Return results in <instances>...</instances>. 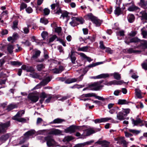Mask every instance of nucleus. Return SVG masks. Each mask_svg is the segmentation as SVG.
Returning a JSON list of instances; mask_svg holds the SVG:
<instances>
[{
	"mask_svg": "<svg viewBox=\"0 0 147 147\" xmlns=\"http://www.w3.org/2000/svg\"><path fill=\"white\" fill-rule=\"evenodd\" d=\"M104 81L102 80L100 81L96 82L89 86V87L92 90H98L101 89L103 86L101 85Z\"/></svg>",
	"mask_w": 147,
	"mask_h": 147,
	"instance_id": "nucleus-1",
	"label": "nucleus"
},
{
	"mask_svg": "<svg viewBox=\"0 0 147 147\" xmlns=\"http://www.w3.org/2000/svg\"><path fill=\"white\" fill-rule=\"evenodd\" d=\"M10 125V121H8L5 123H0V134L6 133L7 130Z\"/></svg>",
	"mask_w": 147,
	"mask_h": 147,
	"instance_id": "nucleus-2",
	"label": "nucleus"
},
{
	"mask_svg": "<svg viewBox=\"0 0 147 147\" xmlns=\"http://www.w3.org/2000/svg\"><path fill=\"white\" fill-rule=\"evenodd\" d=\"M47 97L48 98L46 100L45 102L47 103H48L52 98V95L51 94H47L44 92H42L40 96V103L42 104L45 98Z\"/></svg>",
	"mask_w": 147,
	"mask_h": 147,
	"instance_id": "nucleus-3",
	"label": "nucleus"
},
{
	"mask_svg": "<svg viewBox=\"0 0 147 147\" xmlns=\"http://www.w3.org/2000/svg\"><path fill=\"white\" fill-rule=\"evenodd\" d=\"M81 128V126L72 125L65 129V131L66 133H74L78 130H80Z\"/></svg>",
	"mask_w": 147,
	"mask_h": 147,
	"instance_id": "nucleus-4",
	"label": "nucleus"
},
{
	"mask_svg": "<svg viewBox=\"0 0 147 147\" xmlns=\"http://www.w3.org/2000/svg\"><path fill=\"white\" fill-rule=\"evenodd\" d=\"M86 16L96 26H100V20L94 16L92 13H88Z\"/></svg>",
	"mask_w": 147,
	"mask_h": 147,
	"instance_id": "nucleus-5",
	"label": "nucleus"
},
{
	"mask_svg": "<svg viewBox=\"0 0 147 147\" xmlns=\"http://www.w3.org/2000/svg\"><path fill=\"white\" fill-rule=\"evenodd\" d=\"M44 139L47 142V145L48 146H52L53 145L55 141L53 136H48L45 137Z\"/></svg>",
	"mask_w": 147,
	"mask_h": 147,
	"instance_id": "nucleus-6",
	"label": "nucleus"
},
{
	"mask_svg": "<svg viewBox=\"0 0 147 147\" xmlns=\"http://www.w3.org/2000/svg\"><path fill=\"white\" fill-rule=\"evenodd\" d=\"M83 76V75H82L78 78H68L66 80L65 82L66 84H70L75 82H80L82 80Z\"/></svg>",
	"mask_w": 147,
	"mask_h": 147,
	"instance_id": "nucleus-7",
	"label": "nucleus"
},
{
	"mask_svg": "<svg viewBox=\"0 0 147 147\" xmlns=\"http://www.w3.org/2000/svg\"><path fill=\"white\" fill-rule=\"evenodd\" d=\"M140 45L137 46L135 48H137L140 49L142 50H143L147 48V41L145 40H140Z\"/></svg>",
	"mask_w": 147,
	"mask_h": 147,
	"instance_id": "nucleus-8",
	"label": "nucleus"
},
{
	"mask_svg": "<svg viewBox=\"0 0 147 147\" xmlns=\"http://www.w3.org/2000/svg\"><path fill=\"white\" fill-rule=\"evenodd\" d=\"M82 96L83 97H88L94 96L96 98L98 99V100H101L102 101H104L107 99L103 98V97L97 96L95 93H89L87 94H84L82 95Z\"/></svg>",
	"mask_w": 147,
	"mask_h": 147,
	"instance_id": "nucleus-9",
	"label": "nucleus"
},
{
	"mask_svg": "<svg viewBox=\"0 0 147 147\" xmlns=\"http://www.w3.org/2000/svg\"><path fill=\"white\" fill-rule=\"evenodd\" d=\"M28 98L33 102L35 103L38 100L39 96L34 94L30 93L28 94Z\"/></svg>",
	"mask_w": 147,
	"mask_h": 147,
	"instance_id": "nucleus-10",
	"label": "nucleus"
},
{
	"mask_svg": "<svg viewBox=\"0 0 147 147\" xmlns=\"http://www.w3.org/2000/svg\"><path fill=\"white\" fill-rule=\"evenodd\" d=\"M44 131L46 132L48 134L57 135L61 133V131L57 129H51L50 130H44Z\"/></svg>",
	"mask_w": 147,
	"mask_h": 147,
	"instance_id": "nucleus-11",
	"label": "nucleus"
},
{
	"mask_svg": "<svg viewBox=\"0 0 147 147\" xmlns=\"http://www.w3.org/2000/svg\"><path fill=\"white\" fill-rule=\"evenodd\" d=\"M12 119L21 122H26V119L21 117L17 114L13 117H12Z\"/></svg>",
	"mask_w": 147,
	"mask_h": 147,
	"instance_id": "nucleus-12",
	"label": "nucleus"
},
{
	"mask_svg": "<svg viewBox=\"0 0 147 147\" xmlns=\"http://www.w3.org/2000/svg\"><path fill=\"white\" fill-rule=\"evenodd\" d=\"M55 13L58 14L61 13L62 15L61 16V18L62 17L63 19H64L65 18H67L69 17L68 15L69 13L66 11H65L63 12H62L61 10H58L57 11L55 12Z\"/></svg>",
	"mask_w": 147,
	"mask_h": 147,
	"instance_id": "nucleus-13",
	"label": "nucleus"
},
{
	"mask_svg": "<svg viewBox=\"0 0 147 147\" xmlns=\"http://www.w3.org/2000/svg\"><path fill=\"white\" fill-rule=\"evenodd\" d=\"M138 4L142 8L144 9H147V0H140Z\"/></svg>",
	"mask_w": 147,
	"mask_h": 147,
	"instance_id": "nucleus-14",
	"label": "nucleus"
},
{
	"mask_svg": "<svg viewBox=\"0 0 147 147\" xmlns=\"http://www.w3.org/2000/svg\"><path fill=\"white\" fill-rule=\"evenodd\" d=\"M41 52L38 50H35L34 51L33 55L31 58V60H32L35 59L40 56Z\"/></svg>",
	"mask_w": 147,
	"mask_h": 147,
	"instance_id": "nucleus-15",
	"label": "nucleus"
},
{
	"mask_svg": "<svg viewBox=\"0 0 147 147\" xmlns=\"http://www.w3.org/2000/svg\"><path fill=\"white\" fill-rule=\"evenodd\" d=\"M112 119V118L111 117H107L102 118L100 119H96L94 120V122L95 123H100L101 122H107L109 120Z\"/></svg>",
	"mask_w": 147,
	"mask_h": 147,
	"instance_id": "nucleus-16",
	"label": "nucleus"
},
{
	"mask_svg": "<svg viewBox=\"0 0 147 147\" xmlns=\"http://www.w3.org/2000/svg\"><path fill=\"white\" fill-rule=\"evenodd\" d=\"M65 69L64 67L62 66H59V68H55L52 70V71L54 74H57L61 73Z\"/></svg>",
	"mask_w": 147,
	"mask_h": 147,
	"instance_id": "nucleus-17",
	"label": "nucleus"
},
{
	"mask_svg": "<svg viewBox=\"0 0 147 147\" xmlns=\"http://www.w3.org/2000/svg\"><path fill=\"white\" fill-rule=\"evenodd\" d=\"M132 123L134 125H137L139 124L142 123L143 121L138 116L136 118V119H131Z\"/></svg>",
	"mask_w": 147,
	"mask_h": 147,
	"instance_id": "nucleus-18",
	"label": "nucleus"
},
{
	"mask_svg": "<svg viewBox=\"0 0 147 147\" xmlns=\"http://www.w3.org/2000/svg\"><path fill=\"white\" fill-rule=\"evenodd\" d=\"M51 80V78L49 76L47 77L44 79L40 83L41 86H44L47 84Z\"/></svg>",
	"mask_w": 147,
	"mask_h": 147,
	"instance_id": "nucleus-19",
	"label": "nucleus"
},
{
	"mask_svg": "<svg viewBox=\"0 0 147 147\" xmlns=\"http://www.w3.org/2000/svg\"><path fill=\"white\" fill-rule=\"evenodd\" d=\"M75 53L74 51H71L70 54H69V57L71 59L72 63L74 64L75 63V61L76 59L75 56Z\"/></svg>",
	"mask_w": 147,
	"mask_h": 147,
	"instance_id": "nucleus-20",
	"label": "nucleus"
},
{
	"mask_svg": "<svg viewBox=\"0 0 147 147\" xmlns=\"http://www.w3.org/2000/svg\"><path fill=\"white\" fill-rule=\"evenodd\" d=\"M18 105L16 104H11L7 107L6 110L8 111H9L13 109L17 108Z\"/></svg>",
	"mask_w": 147,
	"mask_h": 147,
	"instance_id": "nucleus-21",
	"label": "nucleus"
},
{
	"mask_svg": "<svg viewBox=\"0 0 147 147\" xmlns=\"http://www.w3.org/2000/svg\"><path fill=\"white\" fill-rule=\"evenodd\" d=\"M35 132L34 130L29 131L25 133L24 135L25 138H28L30 136H33L35 134Z\"/></svg>",
	"mask_w": 147,
	"mask_h": 147,
	"instance_id": "nucleus-22",
	"label": "nucleus"
},
{
	"mask_svg": "<svg viewBox=\"0 0 147 147\" xmlns=\"http://www.w3.org/2000/svg\"><path fill=\"white\" fill-rule=\"evenodd\" d=\"M9 137V136L8 134L2 135L0 137V141L3 143L6 141Z\"/></svg>",
	"mask_w": 147,
	"mask_h": 147,
	"instance_id": "nucleus-23",
	"label": "nucleus"
},
{
	"mask_svg": "<svg viewBox=\"0 0 147 147\" xmlns=\"http://www.w3.org/2000/svg\"><path fill=\"white\" fill-rule=\"evenodd\" d=\"M110 75L108 74H103L98 75L95 77L94 78L100 79L105 78L109 77Z\"/></svg>",
	"mask_w": 147,
	"mask_h": 147,
	"instance_id": "nucleus-24",
	"label": "nucleus"
},
{
	"mask_svg": "<svg viewBox=\"0 0 147 147\" xmlns=\"http://www.w3.org/2000/svg\"><path fill=\"white\" fill-rule=\"evenodd\" d=\"M125 115L122 112H119L117 115V118L120 120H123L125 119L124 116Z\"/></svg>",
	"mask_w": 147,
	"mask_h": 147,
	"instance_id": "nucleus-25",
	"label": "nucleus"
},
{
	"mask_svg": "<svg viewBox=\"0 0 147 147\" xmlns=\"http://www.w3.org/2000/svg\"><path fill=\"white\" fill-rule=\"evenodd\" d=\"M14 45H8L7 46V49L9 53L11 54L13 52V50L14 48Z\"/></svg>",
	"mask_w": 147,
	"mask_h": 147,
	"instance_id": "nucleus-26",
	"label": "nucleus"
},
{
	"mask_svg": "<svg viewBox=\"0 0 147 147\" xmlns=\"http://www.w3.org/2000/svg\"><path fill=\"white\" fill-rule=\"evenodd\" d=\"M127 52L128 53H140L141 52V50H135L132 48H130L127 50Z\"/></svg>",
	"mask_w": 147,
	"mask_h": 147,
	"instance_id": "nucleus-27",
	"label": "nucleus"
},
{
	"mask_svg": "<svg viewBox=\"0 0 147 147\" xmlns=\"http://www.w3.org/2000/svg\"><path fill=\"white\" fill-rule=\"evenodd\" d=\"M79 54L83 58L86 59L87 61L89 62H90L92 60L90 57L87 56L84 53H80Z\"/></svg>",
	"mask_w": 147,
	"mask_h": 147,
	"instance_id": "nucleus-28",
	"label": "nucleus"
},
{
	"mask_svg": "<svg viewBox=\"0 0 147 147\" xmlns=\"http://www.w3.org/2000/svg\"><path fill=\"white\" fill-rule=\"evenodd\" d=\"M111 75L113 76L114 78L117 80H119L121 78V75L118 73L115 72Z\"/></svg>",
	"mask_w": 147,
	"mask_h": 147,
	"instance_id": "nucleus-29",
	"label": "nucleus"
},
{
	"mask_svg": "<svg viewBox=\"0 0 147 147\" xmlns=\"http://www.w3.org/2000/svg\"><path fill=\"white\" fill-rule=\"evenodd\" d=\"M140 14L142 15L141 16L142 20H147V13L145 11L140 12Z\"/></svg>",
	"mask_w": 147,
	"mask_h": 147,
	"instance_id": "nucleus-30",
	"label": "nucleus"
},
{
	"mask_svg": "<svg viewBox=\"0 0 147 147\" xmlns=\"http://www.w3.org/2000/svg\"><path fill=\"white\" fill-rule=\"evenodd\" d=\"M51 8L52 9H54L56 7V9H61V7H59V2H57L56 3L53 4L51 5Z\"/></svg>",
	"mask_w": 147,
	"mask_h": 147,
	"instance_id": "nucleus-31",
	"label": "nucleus"
},
{
	"mask_svg": "<svg viewBox=\"0 0 147 147\" xmlns=\"http://www.w3.org/2000/svg\"><path fill=\"white\" fill-rule=\"evenodd\" d=\"M135 19L134 16L133 14H130L128 16V20L130 23L133 22L134 21Z\"/></svg>",
	"mask_w": 147,
	"mask_h": 147,
	"instance_id": "nucleus-32",
	"label": "nucleus"
},
{
	"mask_svg": "<svg viewBox=\"0 0 147 147\" xmlns=\"http://www.w3.org/2000/svg\"><path fill=\"white\" fill-rule=\"evenodd\" d=\"M65 121L64 119H61L60 118H57L54 119L51 123H62L63 122Z\"/></svg>",
	"mask_w": 147,
	"mask_h": 147,
	"instance_id": "nucleus-33",
	"label": "nucleus"
},
{
	"mask_svg": "<svg viewBox=\"0 0 147 147\" xmlns=\"http://www.w3.org/2000/svg\"><path fill=\"white\" fill-rule=\"evenodd\" d=\"M129 102L125 100L119 99L118 102V104L121 105L127 104Z\"/></svg>",
	"mask_w": 147,
	"mask_h": 147,
	"instance_id": "nucleus-34",
	"label": "nucleus"
},
{
	"mask_svg": "<svg viewBox=\"0 0 147 147\" xmlns=\"http://www.w3.org/2000/svg\"><path fill=\"white\" fill-rule=\"evenodd\" d=\"M140 41V39L137 37H134L130 39L131 43H137L139 42Z\"/></svg>",
	"mask_w": 147,
	"mask_h": 147,
	"instance_id": "nucleus-35",
	"label": "nucleus"
},
{
	"mask_svg": "<svg viewBox=\"0 0 147 147\" xmlns=\"http://www.w3.org/2000/svg\"><path fill=\"white\" fill-rule=\"evenodd\" d=\"M136 95L138 98H142L141 93V91L138 89H135Z\"/></svg>",
	"mask_w": 147,
	"mask_h": 147,
	"instance_id": "nucleus-36",
	"label": "nucleus"
},
{
	"mask_svg": "<svg viewBox=\"0 0 147 147\" xmlns=\"http://www.w3.org/2000/svg\"><path fill=\"white\" fill-rule=\"evenodd\" d=\"M85 131L86 132V135L87 136H89L95 132L94 131L91 129H87Z\"/></svg>",
	"mask_w": 147,
	"mask_h": 147,
	"instance_id": "nucleus-37",
	"label": "nucleus"
},
{
	"mask_svg": "<svg viewBox=\"0 0 147 147\" xmlns=\"http://www.w3.org/2000/svg\"><path fill=\"white\" fill-rule=\"evenodd\" d=\"M37 68L38 71H40L42 69L45 68V65L42 64H38L37 66Z\"/></svg>",
	"mask_w": 147,
	"mask_h": 147,
	"instance_id": "nucleus-38",
	"label": "nucleus"
},
{
	"mask_svg": "<svg viewBox=\"0 0 147 147\" xmlns=\"http://www.w3.org/2000/svg\"><path fill=\"white\" fill-rule=\"evenodd\" d=\"M18 21L17 20H16L13 21V25L12 27L13 30H15L18 28Z\"/></svg>",
	"mask_w": 147,
	"mask_h": 147,
	"instance_id": "nucleus-39",
	"label": "nucleus"
},
{
	"mask_svg": "<svg viewBox=\"0 0 147 147\" xmlns=\"http://www.w3.org/2000/svg\"><path fill=\"white\" fill-rule=\"evenodd\" d=\"M89 48V47H84L82 48L79 47L78 48V51H87Z\"/></svg>",
	"mask_w": 147,
	"mask_h": 147,
	"instance_id": "nucleus-40",
	"label": "nucleus"
},
{
	"mask_svg": "<svg viewBox=\"0 0 147 147\" xmlns=\"http://www.w3.org/2000/svg\"><path fill=\"white\" fill-rule=\"evenodd\" d=\"M40 22L41 23L44 24L45 25L47 24L49 22L48 20L45 17L41 18L40 19Z\"/></svg>",
	"mask_w": 147,
	"mask_h": 147,
	"instance_id": "nucleus-41",
	"label": "nucleus"
},
{
	"mask_svg": "<svg viewBox=\"0 0 147 147\" xmlns=\"http://www.w3.org/2000/svg\"><path fill=\"white\" fill-rule=\"evenodd\" d=\"M72 21L71 22H70V24L71 26H76L78 24L76 22V21L75 20V19L74 18V17L72 18Z\"/></svg>",
	"mask_w": 147,
	"mask_h": 147,
	"instance_id": "nucleus-42",
	"label": "nucleus"
},
{
	"mask_svg": "<svg viewBox=\"0 0 147 147\" xmlns=\"http://www.w3.org/2000/svg\"><path fill=\"white\" fill-rule=\"evenodd\" d=\"M11 65L13 66H20L22 65V63L18 61H14L11 62Z\"/></svg>",
	"mask_w": 147,
	"mask_h": 147,
	"instance_id": "nucleus-43",
	"label": "nucleus"
},
{
	"mask_svg": "<svg viewBox=\"0 0 147 147\" xmlns=\"http://www.w3.org/2000/svg\"><path fill=\"white\" fill-rule=\"evenodd\" d=\"M141 65L143 69L145 70H147V59Z\"/></svg>",
	"mask_w": 147,
	"mask_h": 147,
	"instance_id": "nucleus-44",
	"label": "nucleus"
},
{
	"mask_svg": "<svg viewBox=\"0 0 147 147\" xmlns=\"http://www.w3.org/2000/svg\"><path fill=\"white\" fill-rule=\"evenodd\" d=\"M26 71L28 72H29L33 73L35 71V69L32 66H28Z\"/></svg>",
	"mask_w": 147,
	"mask_h": 147,
	"instance_id": "nucleus-45",
	"label": "nucleus"
},
{
	"mask_svg": "<svg viewBox=\"0 0 147 147\" xmlns=\"http://www.w3.org/2000/svg\"><path fill=\"white\" fill-rule=\"evenodd\" d=\"M74 18L75 19L76 21L79 22L81 24H83L84 22V20L82 18H79L74 17Z\"/></svg>",
	"mask_w": 147,
	"mask_h": 147,
	"instance_id": "nucleus-46",
	"label": "nucleus"
},
{
	"mask_svg": "<svg viewBox=\"0 0 147 147\" xmlns=\"http://www.w3.org/2000/svg\"><path fill=\"white\" fill-rule=\"evenodd\" d=\"M120 143L121 144H123V147H127V145L128 143V142L123 139L120 141Z\"/></svg>",
	"mask_w": 147,
	"mask_h": 147,
	"instance_id": "nucleus-47",
	"label": "nucleus"
},
{
	"mask_svg": "<svg viewBox=\"0 0 147 147\" xmlns=\"http://www.w3.org/2000/svg\"><path fill=\"white\" fill-rule=\"evenodd\" d=\"M62 29L61 27H57L55 29V32L59 34L61 31Z\"/></svg>",
	"mask_w": 147,
	"mask_h": 147,
	"instance_id": "nucleus-48",
	"label": "nucleus"
},
{
	"mask_svg": "<svg viewBox=\"0 0 147 147\" xmlns=\"http://www.w3.org/2000/svg\"><path fill=\"white\" fill-rule=\"evenodd\" d=\"M25 113V111L24 110H20L18 111L16 114L18 115L19 117H21L22 115L24 114Z\"/></svg>",
	"mask_w": 147,
	"mask_h": 147,
	"instance_id": "nucleus-49",
	"label": "nucleus"
},
{
	"mask_svg": "<svg viewBox=\"0 0 147 147\" xmlns=\"http://www.w3.org/2000/svg\"><path fill=\"white\" fill-rule=\"evenodd\" d=\"M129 131L130 132L136 135L140 133V131L135 129H129Z\"/></svg>",
	"mask_w": 147,
	"mask_h": 147,
	"instance_id": "nucleus-50",
	"label": "nucleus"
},
{
	"mask_svg": "<svg viewBox=\"0 0 147 147\" xmlns=\"http://www.w3.org/2000/svg\"><path fill=\"white\" fill-rule=\"evenodd\" d=\"M48 33L47 32L43 31L41 34V36L43 40H45L48 36Z\"/></svg>",
	"mask_w": 147,
	"mask_h": 147,
	"instance_id": "nucleus-51",
	"label": "nucleus"
},
{
	"mask_svg": "<svg viewBox=\"0 0 147 147\" xmlns=\"http://www.w3.org/2000/svg\"><path fill=\"white\" fill-rule=\"evenodd\" d=\"M33 73L32 74H30V75L32 77L36 78H39L40 76L37 73Z\"/></svg>",
	"mask_w": 147,
	"mask_h": 147,
	"instance_id": "nucleus-52",
	"label": "nucleus"
},
{
	"mask_svg": "<svg viewBox=\"0 0 147 147\" xmlns=\"http://www.w3.org/2000/svg\"><path fill=\"white\" fill-rule=\"evenodd\" d=\"M141 34L143 36V37L144 38H147V31L145 30H142V31Z\"/></svg>",
	"mask_w": 147,
	"mask_h": 147,
	"instance_id": "nucleus-53",
	"label": "nucleus"
},
{
	"mask_svg": "<svg viewBox=\"0 0 147 147\" xmlns=\"http://www.w3.org/2000/svg\"><path fill=\"white\" fill-rule=\"evenodd\" d=\"M27 7V4L24 3H22L20 6V9H26Z\"/></svg>",
	"mask_w": 147,
	"mask_h": 147,
	"instance_id": "nucleus-54",
	"label": "nucleus"
},
{
	"mask_svg": "<svg viewBox=\"0 0 147 147\" xmlns=\"http://www.w3.org/2000/svg\"><path fill=\"white\" fill-rule=\"evenodd\" d=\"M115 12L117 16H119L123 13V11L121 10H115Z\"/></svg>",
	"mask_w": 147,
	"mask_h": 147,
	"instance_id": "nucleus-55",
	"label": "nucleus"
},
{
	"mask_svg": "<svg viewBox=\"0 0 147 147\" xmlns=\"http://www.w3.org/2000/svg\"><path fill=\"white\" fill-rule=\"evenodd\" d=\"M114 84L115 85H121L124 83V82L122 80L117 81L116 80H114Z\"/></svg>",
	"mask_w": 147,
	"mask_h": 147,
	"instance_id": "nucleus-56",
	"label": "nucleus"
},
{
	"mask_svg": "<svg viewBox=\"0 0 147 147\" xmlns=\"http://www.w3.org/2000/svg\"><path fill=\"white\" fill-rule=\"evenodd\" d=\"M100 47L101 49L104 50L106 48L104 45L103 41H100Z\"/></svg>",
	"mask_w": 147,
	"mask_h": 147,
	"instance_id": "nucleus-57",
	"label": "nucleus"
},
{
	"mask_svg": "<svg viewBox=\"0 0 147 147\" xmlns=\"http://www.w3.org/2000/svg\"><path fill=\"white\" fill-rule=\"evenodd\" d=\"M127 9H140L138 7L132 5L131 6L129 7Z\"/></svg>",
	"mask_w": 147,
	"mask_h": 147,
	"instance_id": "nucleus-58",
	"label": "nucleus"
},
{
	"mask_svg": "<svg viewBox=\"0 0 147 147\" xmlns=\"http://www.w3.org/2000/svg\"><path fill=\"white\" fill-rule=\"evenodd\" d=\"M8 33V31L7 29L3 30L1 32V34L3 35H5Z\"/></svg>",
	"mask_w": 147,
	"mask_h": 147,
	"instance_id": "nucleus-59",
	"label": "nucleus"
},
{
	"mask_svg": "<svg viewBox=\"0 0 147 147\" xmlns=\"http://www.w3.org/2000/svg\"><path fill=\"white\" fill-rule=\"evenodd\" d=\"M137 32L136 31H132L129 34V35L131 37L134 36L137 34Z\"/></svg>",
	"mask_w": 147,
	"mask_h": 147,
	"instance_id": "nucleus-60",
	"label": "nucleus"
},
{
	"mask_svg": "<svg viewBox=\"0 0 147 147\" xmlns=\"http://www.w3.org/2000/svg\"><path fill=\"white\" fill-rule=\"evenodd\" d=\"M57 37V36L56 35H53L52 37L50 38L49 40V42H53Z\"/></svg>",
	"mask_w": 147,
	"mask_h": 147,
	"instance_id": "nucleus-61",
	"label": "nucleus"
},
{
	"mask_svg": "<svg viewBox=\"0 0 147 147\" xmlns=\"http://www.w3.org/2000/svg\"><path fill=\"white\" fill-rule=\"evenodd\" d=\"M124 133H125V136L127 137H129L133 136L132 134L127 131H125Z\"/></svg>",
	"mask_w": 147,
	"mask_h": 147,
	"instance_id": "nucleus-62",
	"label": "nucleus"
},
{
	"mask_svg": "<svg viewBox=\"0 0 147 147\" xmlns=\"http://www.w3.org/2000/svg\"><path fill=\"white\" fill-rule=\"evenodd\" d=\"M106 52L108 53L112 54L113 53V51L111 50L109 48H106Z\"/></svg>",
	"mask_w": 147,
	"mask_h": 147,
	"instance_id": "nucleus-63",
	"label": "nucleus"
},
{
	"mask_svg": "<svg viewBox=\"0 0 147 147\" xmlns=\"http://www.w3.org/2000/svg\"><path fill=\"white\" fill-rule=\"evenodd\" d=\"M130 39L129 38H126L125 41V42L127 45H129L130 42Z\"/></svg>",
	"mask_w": 147,
	"mask_h": 147,
	"instance_id": "nucleus-64",
	"label": "nucleus"
}]
</instances>
